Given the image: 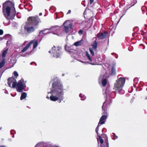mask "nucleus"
I'll use <instances>...</instances> for the list:
<instances>
[{"mask_svg": "<svg viewBox=\"0 0 147 147\" xmlns=\"http://www.w3.org/2000/svg\"><path fill=\"white\" fill-rule=\"evenodd\" d=\"M115 54V58L116 59H117L118 57V55L116 54Z\"/></svg>", "mask_w": 147, "mask_h": 147, "instance_id": "42", "label": "nucleus"}, {"mask_svg": "<svg viewBox=\"0 0 147 147\" xmlns=\"http://www.w3.org/2000/svg\"><path fill=\"white\" fill-rule=\"evenodd\" d=\"M146 90H147V88H146Z\"/></svg>", "mask_w": 147, "mask_h": 147, "instance_id": "63", "label": "nucleus"}, {"mask_svg": "<svg viewBox=\"0 0 147 147\" xmlns=\"http://www.w3.org/2000/svg\"><path fill=\"white\" fill-rule=\"evenodd\" d=\"M103 78V76L100 75L99 78V81L100 80H101Z\"/></svg>", "mask_w": 147, "mask_h": 147, "instance_id": "38", "label": "nucleus"}, {"mask_svg": "<svg viewBox=\"0 0 147 147\" xmlns=\"http://www.w3.org/2000/svg\"><path fill=\"white\" fill-rule=\"evenodd\" d=\"M13 131V130H11V134H12V133H11V132L12 131Z\"/></svg>", "mask_w": 147, "mask_h": 147, "instance_id": "55", "label": "nucleus"}, {"mask_svg": "<svg viewBox=\"0 0 147 147\" xmlns=\"http://www.w3.org/2000/svg\"><path fill=\"white\" fill-rule=\"evenodd\" d=\"M113 54H114V53H111V54H112V55H113Z\"/></svg>", "mask_w": 147, "mask_h": 147, "instance_id": "59", "label": "nucleus"}, {"mask_svg": "<svg viewBox=\"0 0 147 147\" xmlns=\"http://www.w3.org/2000/svg\"><path fill=\"white\" fill-rule=\"evenodd\" d=\"M145 49V47H144L143 49Z\"/></svg>", "mask_w": 147, "mask_h": 147, "instance_id": "60", "label": "nucleus"}, {"mask_svg": "<svg viewBox=\"0 0 147 147\" xmlns=\"http://www.w3.org/2000/svg\"><path fill=\"white\" fill-rule=\"evenodd\" d=\"M3 33V31L2 30L0 29V35H1Z\"/></svg>", "mask_w": 147, "mask_h": 147, "instance_id": "34", "label": "nucleus"}, {"mask_svg": "<svg viewBox=\"0 0 147 147\" xmlns=\"http://www.w3.org/2000/svg\"><path fill=\"white\" fill-rule=\"evenodd\" d=\"M101 125H100V124L98 123V126H97V127H96V129L95 131H96V133L97 134V136H98L99 135H98V131L99 130V127Z\"/></svg>", "mask_w": 147, "mask_h": 147, "instance_id": "24", "label": "nucleus"}, {"mask_svg": "<svg viewBox=\"0 0 147 147\" xmlns=\"http://www.w3.org/2000/svg\"><path fill=\"white\" fill-rule=\"evenodd\" d=\"M55 147H58V146H55Z\"/></svg>", "mask_w": 147, "mask_h": 147, "instance_id": "57", "label": "nucleus"}, {"mask_svg": "<svg viewBox=\"0 0 147 147\" xmlns=\"http://www.w3.org/2000/svg\"><path fill=\"white\" fill-rule=\"evenodd\" d=\"M94 0H90V4L91 5L93 2Z\"/></svg>", "mask_w": 147, "mask_h": 147, "instance_id": "40", "label": "nucleus"}, {"mask_svg": "<svg viewBox=\"0 0 147 147\" xmlns=\"http://www.w3.org/2000/svg\"><path fill=\"white\" fill-rule=\"evenodd\" d=\"M131 6H134L137 3L136 0H131Z\"/></svg>", "mask_w": 147, "mask_h": 147, "instance_id": "27", "label": "nucleus"}, {"mask_svg": "<svg viewBox=\"0 0 147 147\" xmlns=\"http://www.w3.org/2000/svg\"><path fill=\"white\" fill-rule=\"evenodd\" d=\"M17 81L14 77L9 78L7 80V84L11 88H15Z\"/></svg>", "mask_w": 147, "mask_h": 147, "instance_id": "9", "label": "nucleus"}, {"mask_svg": "<svg viewBox=\"0 0 147 147\" xmlns=\"http://www.w3.org/2000/svg\"><path fill=\"white\" fill-rule=\"evenodd\" d=\"M1 129H2V128H1V127L0 128V130Z\"/></svg>", "mask_w": 147, "mask_h": 147, "instance_id": "56", "label": "nucleus"}, {"mask_svg": "<svg viewBox=\"0 0 147 147\" xmlns=\"http://www.w3.org/2000/svg\"><path fill=\"white\" fill-rule=\"evenodd\" d=\"M64 75H65V74H64L63 73V74H62V76H64Z\"/></svg>", "mask_w": 147, "mask_h": 147, "instance_id": "48", "label": "nucleus"}, {"mask_svg": "<svg viewBox=\"0 0 147 147\" xmlns=\"http://www.w3.org/2000/svg\"><path fill=\"white\" fill-rule=\"evenodd\" d=\"M65 49L67 52H69L70 53L72 57H75L77 54L76 52L74 51L72 49V46L68 47L67 45H65Z\"/></svg>", "mask_w": 147, "mask_h": 147, "instance_id": "12", "label": "nucleus"}, {"mask_svg": "<svg viewBox=\"0 0 147 147\" xmlns=\"http://www.w3.org/2000/svg\"><path fill=\"white\" fill-rule=\"evenodd\" d=\"M83 43V41L82 40H81L80 41L76 42L74 44V45L76 47L78 46H80Z\"/></svg>", "mask_w": 147, "mask_h": 147, "instance_id": "19", "label": "nucleus"}, {"mask_svg": "<svg viewBox=\"0 0 147 147\" xmlns=\"http://www.w3.org/2000/svg\"><path fill=\"white\" fill-rule=\"evenodd\" d=\"M53 82L52 84V87L50 92L48 94H50V100L53 101H58L60 103L64 99V86L59 79L57 77L53 79Z\"/></svg>", "mask_w": 147, "mask_h": 147, "instance_id": "1", "label": "nucleus"}, {"mask_svg": "<svg viewBox=\"0 0 147 147\" xmlns=\"http://www.w3.org/2000/svg\"><path fill=\"white\" fill-rule=\"evenodd\" d=\"M34 63V62H32L30 63V64L31 65L32 63Z\"/></svg>", "mask_w": 147, "mask_h": 147, "instance_id": "54", "label": "nucleus"}, {"mask_svg": "<svg viewBox=\"0 0 147 147\" xmlns=\"http://www.w3.org/2000/svg\"><path fill=\"white\" fill-rule=\"evenodd\" d=\"M115 138H112V139L113 140H115V139H117L118 138V136H115Z\"/></svg>", "mask_w": 147, "mask_h": 147, "instance_id": "39", "label": "nucleus"}, {"mask_svg": "<svg viewBox=\"0 0 147 147\" xmlns=\"http://www.w3.org/2000/svg\"><path fill=\"white\" fill-rule=\"evenodd\" d=\"M146 43L147 44V39H146Z\"/></svg>", "mask_w": 147, "mask_h": 147, "instance_id": "51", "label": "nucleus"}, {"mask_svg": "<svg viewBox=\"0 0 147 147\" xmlns=\"http://www.w3.org/2000/svg\"><path fill=\"white\" fill-rule=\"evenodd\" d=\"M27 42V41H25V42H24V44L26 42Z\"/></svg>", "mask_w": 147, "mask_h": 147, "instance_id": "53", "label": "nucleus"}, {"mask_svg": "<svg viewBox=\"0 0 147 147\" xmlns=\"http://www.w3.org/2000/svg\"><path fill=\"white\" fill-rule=\"evenodd\" d=\"M71 11L70 10H69L68 11V13H67V14H68V13H71Z\"/></svg>", "mask_w": 147, "mask_h": 147, "instance_id": "43", "label": "nucleus"}, {"mask_svg": "<svg viewBox=\"0 0 147 147\" xmlns=\"http://www.w3.org/2000/svg\"><path fill=\"white\" fill-rule=\"evenodd\" d=\"M115 68L114 66L112 67V69H111V74L112 75H114L115 74Z\"/></svg>", "mask_w": 147, "mask_h": 147, "instance_id": "26", "label": "nucleus"}, {"mask_svg": "<svg viewBox=\"0 0 147 147\" xmlns=\"http://www.w3.org/2000/svg\"><path fill=\"white\" fill-rule=\"evenodd\" d=\"M4 92L6 94H8V91L6 90H5Z\"/></svg>", "mask_w": 147, "mask_h": 147, "instance_id": "41", "label": "nucleus"}, {"mask_svg": "<svg viewBox=\"0 0 147 147\" xmlns=\"http://www.w3.org/2000/svg\"><path fill=\"white\" fill-rule=\"evenodd\" d=\"M11 94V95L12 96V94Z\"/></svg>", "mask_w": 147, "mask_h": 147, "instance_id": "61", "label": "nucleus"}, {"mask_svg": "<svg viewBox=\"0 0 147 147\" xmlns=\"http://www.w3.org/2000/svg\"><path fill=\"white\" fill-rule=\"evenodd\" d=\"M12 137H13V138L14 137V135H13V136Z\"/></svg>", "mask_w": 147, "mask_h": 147, "instance_id": "58", "label": "nucleus"}, {"mask_svg": "<svg viewBox=\"0 0 147 147\" xmlns=\"http://www.w3.org/2000/svg\"><path fill=\"white\" fill-rule=\"evenodd\" d=\"M31 53V52L30 51V52H27L25 54V55H22L21 56L23 57L25 56L26 55H30V54Z\"/></svg>", "mask_w": 147, "mask_h": 147, "instance_id": "31", "label": "nucleus"}, {"mask_svg": "<svg viewBox=\"0 0 147 147\" xmlns=\"http://www.w3.org/2000/svg\"><path fill=\"white\" fill-rule=\"evenodd\" d=\"M113 94H115V92H111L109 94V96H110L111 97V98H114V97H115L114 96H113V97L112 96V95Z\"/></svg>", "mask_w": 147, "mask_h": 147, "instance_id": "32", "label": "nucleus"}, {"mask_svg": "<svg viewBox=\"0 0 147 147\" xmlns=\"http://www.w3.org/2000/svg\"><path fill=\"white\" fill-rule=\"evenodd\" d=\"M33 44V49L35 48L37 46L38 44V41L35 40L30 41L21 51L20 53L25 52L30 47L31 44Z\"/></svg>", "mask_w": 147, "mask_h": 147, "instance_id": "7", "label": "nucleus"}, {"mask_svg": "<svg viewBox=\"0 0 147 147\" xmlns=\"http://www.w3.org/2000/svg\"><path fill=\"white\" fill-rule=\"evenodd\" d=\"M61 48L59 47H56L54 46L52 47L51 50L49 51V52L51 53V54L55 57L58 58L60 57L62 54L61 51Z\"/></svg>", "mask_w": 147, "mask_h": 147, "instance_id": "5", "label": "nucleus"}, {"mask_svg": "<svg viewBox=\"0 0 147 147\" xmlns=\"http://www.w3.org/2000/svg\"><path fill=\"white\" fill-rule=\"evenodd\" d=\"M108 92V90L107 89L105 91V94L106 95L107 98L106 100V101L104 102L103 103V105L102 106V111L104 110V111L103 112V114H105L107 113L106 111H105V109L106 108V107H105L104 106L105 104V102H106V104L108 105H110L111 103H112V100L110 98L108 97L109 95L107 93Z\"/></svg>", "mask_w": 147, "mask_h": 147, "instance_id": "8", "label": "nucleus"}, {"mask_svg": "<svg viewBox=\"0 0 147 147\" xmlns=\"http://www.w3.org/2000/svg\"><path fill=\"white\" fill-rule=\"evenodd\" d=\"M115 134L114 133H112V134L111 135V136L113 137V138H115Z\"/></svg>", "mask_w": 147, "mask_h": 147, "instance_id": "36", "label": "nucleus"}, {"mask_svg": "<svg viewBox=\"0 0 147 147\" xmlns=\"http://www.w3.org/2000/svg\"><path fill=\"white\" fill-rule=\"evenodd\" d=\"M125 82V79L123 78L120 77L114 83V89L117 93L123 94L124 91L123 90Z\"/></svg>", "mask_w": 147, "mask_h": 147, "instance_id": "3", "label": "nucleus"}, {"mask_svg": "<svg viewBox=\"0 0 147 147\" xmlns=\"http://www.w3.org/2000/svg\"><path fill=\"white\" fill-rule=\"evenodd\" d=\"M144 26L145 27H147V24H145Z\"/></svg>", "mask_w": 147, "mask_h": 147, "instance_id": "50", "label": "nucleus"}, {"mask_svg": "<svg viewBox=\"0 0 147 147\" xmlns=\"http://www.w3.org/2000/svg\"><path fill=\"white\" fill-rule=\"evenodd\" d=\"M7 50L8 49H7L5 50L3 53L2 54V57L3 58H4L5 57L6 54L7 53Z\"/></svg>", "mask_w": 147, "mask_h": 147, "instance_id": "25", "label": "nucleus"}, {"mask_svg": "<svg viewBox=\"0 0 147 147\" xmlns=\"http://www.w3.org/2000/svg\"><path fill=\"white\" fill-rule=\"evenodd\" d=\"M107 115H102L100 118L98 123L100 124V125H102L104 124L105 123V121H104V120L105 119L107 118Z\"/></svg>", "mask_w": 147, "mask_h": 147, "instance_id": "17", "label": "nucleus"}, {"mask_svg": "<svg viewBox=\"0 0 147 147\" xmlns=\"http://www.w3.org/2000/svg\"><path fill=\"white\" fill-rule=\"evenodd\" d=\"M83 30H80L78 32V33L80 35H81L83 33Z\"/></svg>", "mask_w": 147, "mask_h": 147, "instance_id": "33", "label": "nucleus"}, {"mask_svg": "<svg viewBox=\"0 0 147 147\" xmlns=\"http://www.w3.org/2000/svg\"><path fill=\"white\" fill-rule=\"evenodd\" d=\"M39 16H41L42 15V13H40L39 14Z\"/></svg>", "mask_w": 147, "mask_h": 147, "instance_id": "46", "label": "nucleus"}, {"mask_svg": "<svg viewBox=\"0 0 147 147\" xmlns=\"http://www.w3.org/2000/svg\"><path fill=\"white\" fill-rule=\"evenodd\" d=\"M29 6L30 7H31V9H30V10H28V11H31V10H32V5H30V4H29Z\"/></svg>", "mask_w": 147, "mask_h": 147, "instance_id": "37", "label": "nucleus"}, {"mask_svg": "<svg viewBox=\"0 0 147 147\" xmlns=\"http://www.w3.org/2000/svg\"><path fill=\"white\" fill-rule=\"evenodd\" d=\"M13 74L15 76L17 77L18 76V72L16 71H14Z\"/></svg>", "mask_w": 147, "mask_h": 147, "instance_id": "30", "label": "nucleus"}, {"mask_svg": "<svg viewBox=\"0 0 147 147\" xmlns=\"http://www.w3.org/2000/svg\"><path fill=\"white\" fill-rule=\"evenodd\" d=\"M64 31L66 33H67L69 29L71 28L72 26V24L68 21H66L63 24Z\"/></svg>", "mask_w": 147, "mask_h": 147, "instance_id": "10", "label": "nucleus"}, {"mask_svg": "<svg viewBox=\"0 0 147 147\" xmlns=\"http://www.w3.org/2000/svg\"><path fill=\"white\" fill-rule=\"evenodd\" d=\"M2 39H3L2 38H0V40H1Z\"/></svg>", "mask_w": 147, "mask_h": 147, "instance_id": "49", "label": "nucleus"}, {"mask_svg": "<svg viewBox=\"0 0 147 147\" xmlns=\"http://www.w3.org/2000/svg\"><path fill=\"white\" fill-rule=\"evenodd\" d=\"M45 146V144L43 142L38 143L35 146V147H44Z\"/></svg>", "mask_w": 147, "mask_h": 147, "instance_id": "18", "label": "nucleus"}, {"mask_svg": "<svg viewBox=\"0 0 147 147\" xmlns=\"http://www.w3.org/2000/svg\"><path fill=\"white\" fill-rule=\"evenodd\" d=\"M27 96V94L25 92H23L21 94L20 97V100H21L25 98Z\"/></svg>", "mask_w": 147, "mask_h": 147, "instance_id": "21", "label": "nucleus"}, {"mask_svg": "<svg viewBox=\"0 0 147 147\" xmlns=\"http://www.w3.org/2000/svg\"><path fill=\"white\" fill-rule=\"evenodd\" d=\"M89 50L90 51V53L93 56L94 55V53L93 51V49H92L91 48H89Z\"/></svg>", "mask_w": 147, "mask_h": 147, "instance_id": "29", "label": "nucleus"}, {"mask_svg": "<svg viewBox=\"0 0 147 147\" xmlns=\"http://www.w3.org/2000/svg\"><path fill=\"white\" fill-rule=\"evenodd\" d=\"M98 138H97V141L98 143L99 142L101 144L100 145L101 147H109V144L108 141V138L107 137L106 138V141H105V146L103 144V140L101 138L100 136H98Z\"/></svg>", "mask_w": 147, "mask_h": 147, "instance_id": "13", "label": "nucleus"}, {"mask_svg": "<svg viewBox=\"0 0 147 147\" xmlns=\"http://www.w3.org/2000/svg\"><path fill=\"white\" fill-rule=\"evenodd\" d=\"M107 83V80L106 79H103L102 81V85L103 86H105Z\"/></svg>", "mask_w": 147, "mask_h": 147, "instance_id": "23", "label": "nucleus"}, {"mask_svg": "<svg viewBox=\"0 0 147 147\" xmlns=\"http://www.w3.org/2000/svg\"><path fill=\"white\" fill-rule=\"evenodd\" d=\"M144 8H145V7L143 6L142 7V11L143 10V9H144Z\"/></svg>", "mask_w": 147, "mask_h": 147, "instance_id": "45", "label": "nucleus"}, {"mask_svg": "<svg viewBox=\"0 0 147 147\" xmlns=\"http://www.w3.org/2000/svg\"><path fill=\"white\" fill-rule=\"evenodd\" d=\"M60 29V27L58 26H52L50 28L51 33L56 35H58L57 33Z\"/></svg>", "mask_w": 147, "mask_h": 147, "instance_id": "14", "label": "nucleus"}, {"mask_svg": "<svg viewBox=\"0 0 147 147\" xmlns=\"http://www.w3.org/2000/svg\"><path fill=\"white\" fill-rule=\"evenodd\" d=\"M26 81H24L23 79L22 78L16 82V86L15 88L19 92H22L23 90L25 89L26 87Z\"/></svg>", "mask_w": 147, "mask_h": 147, "instance_id": "6", "label": "nucleus"}, {"mask_svg": "<svg viewBox=\"0 0 147 147\" xmlns=\"http://www.w3.org/2000/svg\"><path fill=\"white\" fill-rule=\"evenodd\" d=\"M135 83H136V84H137V82H136Z\"/></svg>", "mask_w": 147, "mask_h": 147, "instance_id": "62", "label": "nucleus"}, {"mask_svg": "<svg viewBox=\"0 0 147 147\" xmlns=\"http://www.w3.org/2000/svg\"><path fill=\"white\" fill-rule=\"evenodd\" d=\"M10 42V41H7V43H6V45H7H7H8V42Z\"/></svg>", "mask_w": 147, "mask_h": 147, "instance_id": "44", "label": "nucleus"}, {"mask_svg": "<svg viewBox=\"0 0 147 147\" xmlns=\"http://www.w3.org/2000/svg\"><path fill=\"white\" fill-rule=\"evenodd\" d=\"M14 3L9 1H6L3 4L2 11L4 16L7 20H9L8 17L10 15L11 7L12 6L14 7ZM13 8L15 11V8L14 7H13Z\"/></svg>", "mask_w": 147, "mask_h": 147, "instance_id": "4", "label": "nucleus"}, {"mask_svg": "<svg viewBox=\"0 0 147 147\" xmlns=\"http://www.w3.org/2000/svg\"><path fill=\"white\" fill-rule=\"evenodd\" d=\"M79 96L81 98V100H85L86 98V97L83 94L81 93H80L79 94Z\"/></svg>", "mask_w": 147, "mask_h": 147, "instance_id": "22", "label": "nucleus"}, {"mask_svg": "<svg viewBox=\"0 0 147 147\" xmlns=\"http://www.w3.org/2000/svg\"><path fill=\"white\" fill-rule=\"evenodd\" d=\"M86 56L88 59L89 60V61H80L81 62L86 64H88L89 63L92 65H94L97 64V63L96 61H93L91 58L90 57L89 53L86 52Z\"/></svg>", "mask_w": 147, "mask_h": 147, "instance_id": "11", "label": "nucleus"}, {"mask_svg": "<svg viewBox=\"0 0 147 147\" xmlns=\"http://www.w3.org/2000/svg\"><path fill=\"white\" fill-rule=\"evenodd\" d=\"M51 33V31L50 30V28L46 29L44 30L40 31L39 32L40 34H43L44 35H45L47 34Z\"/></svg>", "mask_w": 147, "mask_h": 147, "instance_id": "16", "label": "nucleus"}, {"mask_svg": "<svg viewBox=\"0 0 147 147\" xmlns=\"http://www.w3.org/2000/svg\"><path fill=\"white\" fill-rule=\"evenodd\" d=\"M138 78H134V82H137L138 81Z\"/></svg>", "mask_w": 147, "mask_h": 147, "instance_id": "35", "label": "nucleus"}, {"mask_svg": "<svg viewBox=\"0 0 147 147\" xmlns=\"http://www.w3.org/2000/svg\"><path fill=\"white\" fill-rule=\"evenodd\" d=\"M107 33L105 32L103 33L98 34H97V37L99 39H102L105 38L106 37Z\"/></svg>", "mask_w": 147, "mask_h": 147, "instance_id": "15", "label": "nucleus"}, {"mask_svg": "<svg viewBox=\"0 0 147 147\" xmlns=\"http://www.w3.org/2000/svg\"><path fill=\"white\" fill-rule=\"evenodd\" d=\"M46 98H48V99H49V98L48 96H47L46 97Z\"/></svg>", "mask_w": 147, "mask_h": 147, "instance_id": "52", "label": "nucleus"}, {"mask_svg": "<svg viewBox=\"0 0 147 147\" xmlns=\"http://www.w3.org/2000/svg\"><path fill=\"white\" fill-rule=\"evenodd\" d=\"M5 64V61L4 59L0 63V68L3 67Z\"/></svg>", "mask_w": 147, "mask_h": 147, "instance_id": "28", "label": "nucleus"}, {"mask_svg": "<svg viewBox=\"0 0 147 147\" xmlns=\"http://www.w3.org/2000/svg\"><path fill=\"white\" fill-rule=\"evenodd\" d=\"M97 42L96 41H95L94 42L93 44L92 45V49L94 50H95L96 49V48L97 47Z\"/></svg>", "mask_w": 147, "mask_h": 147, "instance_id": "20", "label": "nucleus"}, {"mask_svg": "<svg viewBox=\"0 0 147 147\" xmlns=\"http://www.w3.org/2000/svg\"><path fill=\"white\" fill-rule=\"evenodd\" d=\"M40 19L38 16H30L28 18L27 22L26 23L24 26L25 31L28 33H31L35 30V28L33 27L37 26Z\"/></svg>", "mask_w": 147, "mask_h": 147, "instance_id": "2", "label": "nucleus"}, {"mask_svg": "<svg viewBox=\"0 0 147 147\" xmlns=\"http://www.w3.org/2000/svg\"><path fill=\"white\" fill-rule=\"evenodd\" d=\"M0 147H6V146L4 145H2L0 146Z\"/></svg>", "mask_w": 147, "mask_h": 147, "instance_id": "47", "label": "nucleus"}]
</instances>
